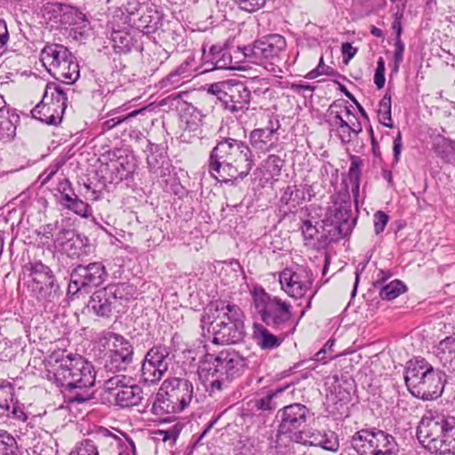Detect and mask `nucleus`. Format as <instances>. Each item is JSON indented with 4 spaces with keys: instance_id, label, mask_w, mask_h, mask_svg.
<instances>
[{
    "instance_id": "50",
    "label": "nucleus",
    "mask_w": 455,
    "mask_h": 455,
    "mask_svg": "<svg viewBox=\"0 0 455 455\" xmlns=\"http://www.w3.org/2000/svg\"><path fill=\"white\" fill-rule=\"evenodd\" d=\"M76 235H77V233L74 228H68L61 223L60 230L55 234L53 238L54 247L61 251L63 246L68 244Z\"/></svg>"
},
{
    "instance_id": "60",
    "label": "nucleus",
    "mask_w": 455,
    "mask_h": 455,
    "mask_svg": "<svg viewBox=\"0 0 455 455\" xmlns=\"http://www.w3.org/2000/svg\"><path fill=\"white\" fill-rule=\"evenodd\" d=\"M61 224L59 221H54L52 223L45 224L40 227V229L37 233L38 235L44 237L46 239L52 238L53 239V232L59 231Z\"/></svg>"
},
{
    "instance_id": "24",
    "label": "nucleus",
    "mask_w": 455,
    "mask_h": 455,
    "mask_svg": "<svg viewBox=\"0 0 455 455\" xmlns=\"http://www.w3.org/2000/svg\"><path fill=\"white\" fill-rule=\"evenodd\" d=\"M113 14L111 19L108 20V25L111 27V41L113 43V49L116 53L128 54L132 49H140L137 45V40L131 35V33L125 30L126 26H124L116 20L118 14Z\"/></svg>"
},
{
    "instance_id": "28",
    "label": "nucleus",
    "mask_w": 455,
    "mask_h": 455,
    "mask_svg": "<svg viewBox=\"0 0 455 455\" xmlns=\"http://www.w3.org/2000/svg\"><path fill=\"white\" fill-rule=\"evenodd\" d=\"M73 55L68 47L60 44H47L40 53V60L43 66L51 74L54 68Z\"/></svg>"
},
{
    "instance_id": "55",
    "label": "nucleus",
    "mask_w": 455,
    "mask_h": 455,
    "mask_svg": "<svg viewBox=\"0 0 455 455\" xmlns=\"http://www.w3.org/2000/svg\"><path fill=\"white\" fill-rule=\"evenodd\" d=\"M235 3L240 10L252 13L261 9L266 0H235Z\"/></svg>"
},
{
    "instance_id": "18",
    "label": "nucleus",
    "mask_w": 455,
    "mask_h": 455,
    "mask_svg": "<svg viewBox=\"0 0 455 455\" xmlns=\"http://www.w3.org/2000/svg\"><path fill=\"white\" fill-rule=\"evenodd\" d=\"M108 272L102 262L95 261L87 265H77L70 274V283L68 291L75 289L74 292H89L92 288L102 284L107 277Z\"/></svg>"
},
{
    "instance_id": "43",
    "label": "nucleus",
    "mask_w": 455,
    "mask_h": 455,
    "mask_svg": "<svg viewBox=\"0 0 455 455\" xmlns=\"http://www.w3.org/2000/svg\"><path fill=\"white\" fill-rule=\"evenodd\" d=\"M288 387L289 385L275 388V390H270L266 395L254 401V407L258 411H275L276 408V403L274 402V399L282 395L288 388Z\"/></svg>"
},
{
    "instance_id": "13",
    "label": "nucleus",
    "mask_w": 455,
    "mask_h": 455,
    "mask_svg": "<svg viewBox=\"0 0 455 455\" xmlns=\"http://www.w3.org/2000/svg\"><path fill=\"white\" fill-rule=\"evenodd\" d=\"M225 318L213 325L212 342L217 345L236 344L243 340L245 328L243 310L229 301L227 304Z\"/></svg>"
},
{
    "instance_id": "37",
    "label": "nucleus",
    "mask_w": 455,
    "mask_h": 455,
    "mask_svg": "<svg viewBox=\"0 0 455 455\" xmlns=\"http://www.w3.org/2000/svg\"><path fill=\"white\" fill-rule=\"evenodd\" d=\"M437 454H455V417H448Z\"/></svg>"
},
{
    "instance_id": "34",
    "label": "nucleus",
    "mask_w": 455,
    "mask_h": 455,
    "mask_svg": "<svg viewBox=\"0 0 455 455\" xmlns=\"http://www.w3.org/2000/svg\"><path fill=\"white\" fill-rule=\"evenodd\" d=\"M253 338L257 345L265 350H272L278 347L283 337H278L272 334L266 327L260 323H254L253 325Z\"/></svg>"
},
{
    "instance_id": "16",
    "label": "nucleus",
    "mask_w": 455,
    "mask_h": 455,
    "mask_svg": "<svg viewBox=\"0 0 455 455\" xmlns=\"http://www.w3.org/2000/svg\"><path fill=\"white\" fill-rule=\"evenodd\" d=\"M104 389L108 393H115L116 404L121 408L139 405L143 399V390L134 383V379L127 375L109 376L104 381Z\"/></svg>"
},
{
    "instance_id": "35",
    "label": "nucleus",
    "mask_w": 455,
    "mask_h": 455,
    "mask_svg": "<svg viewBox=\"0 0 455 455\" xmlns=\"http://www.w3.org/2000/svg\"><path fill=\"white\" fill-rule=\"evenodd\" d=\"M132 23L137 29L147 35L156 32L162 25L159 13L153 10L143 12L138 19H133Z\"/></svg>"
},
{
    "instance_id": "32",
    "label": "nucleus",
    "mask_w": 455,
    "mask_h": 455,
    "mask_svg": "<svg viewBox=\"0 0 455 455\" xmlns=\"http://www.w3.org/2000/svg\"><path fill=\"white\" fill-rule=\"evenodd\" d=\"M20 116L14 111L5 108L0 109V140L7 142L16 134Z\"/></svg>"
},
{
    "instance_id": "31",
    "label": "nucleus",
    "mask_w": 455,
    "mask_h": 455,
    "mask_svg": "<svg viewBox=\"0 0 455 455\" xmlns=\"http://www.w3.org/2000/svg\"><path fill=\"white\" fill-rule=\"evenodd\" d=\"M56 80L60 81L68 85L73 84L80 76L79 65L74 55L68 58L62 63L54 68L50 74Z\"/></svg>"
},
{
    "instance_id": "57",
    "label": "nucleus",
    "mask_w": 455,
    "mask_h": 455,
    "mask_svg": "<svg viewBox=\"0 0 455 455\" xmlns=\"http://www.w3.org/2000/svg\"><path fill=\"white\" fill-rule=\"evenodd\" d=\"M283 163L284 160L282 159L279 156L269 155L266 160V167L272 174V176L279 175L283 166Z\"/></svg>"
},
{
    "instance_id": "25",
    "label": "nucleus",
    "mask_w": 455,
    "mask_h": 455,
    "mask_svg": "<svg viewBox=\"0 0 455 455\" xmlns=\"http://www.w3.org/2000/svg\"><path fill=\"white\" fill-rule=\"evenodd\" d=\"M333 207L331 222L335 231L341 238L350 235L356 223V219L352 217L350 202H335Z\"/></svg>"
},
{
    "instance_id": "42",
    "label": "nucleus",
    "mask_w": 455,
    "mask_h": 455,
    "mask_svg": "<svg viewBox=\"0 0 455 455\" xmlns=\"http://www.w3.org/2000/svg\"><path fill=\"white\" fill-rule=\"evenodd\" d=\"M88 241L85 235L77 234L68 244L63 246L60 251L71 258L79 257L87 252Z\"/></svg>"
},
{
    "instance_id": "47",
    "label": "nucleus",
    "mask_w": 455,
    "mask_h": 455,
    "mask_svg": "<svg viewBox=\"0 0 455 455\" xmlns=\"http://www.w3.org/2000/svg\"><path fill=\"white\" fill-rule=\"evenodd\" d=\"M391 106H392V98L388 92H386L385 95L379 101L378 116L379 121L384 126L392 128L393 121L391 116Z\"/></svg>"
},
{
    "instance_id": "36",
    "label": "nucleus",
    "mask_w": 455,
    "mask_h": 455,
    "mask_svg": "<svg viewBox=\"0 0 455 455\" xmlns=\"http://www.w3.org/2000/svg\"><path fill=\"white\" fill-rule=\"evenodd\" d=\"M175 403L168 396V394L163 390L162 386L156 395L155 400L151 407V412L156 416H164L172 413H179L176 410Z\"/></svg>"
},
{
    "instance_id": "12",
    "label": "nucleus",
    "mask_w": 455,
    "mask_h": 455,
    "mask_svg": "<svg viewBox=\"0 0 455 455\" xmlns=\"http://www.w3.org/2000/svg\"><path fill=\"white\" fill-rule=\"evenodd\" d=\"M104 339L111 341L109 349L105 354L103 370L105 377L121 375L132 363L134 348L132 343L124 336L115 332H106Z\"/></svg>"
},
{
    "instance_id": "11",
    "label": "nucleus",
    "mask_w": 455,
    "mask_h": 455,
    "mask_svg": "<svg viewBox=\"0 0 455 455\" xmlns=\"http://www.w3.org/2000/svg\"><path fill=\"white\" fill-rule=\"evenodd\" d=\"M314 282L313 273L304 267L284 268L279 275V283L282 290L290 297L294 299L307 298V302L305 308L301 311L299 318L297 320L291 329V332L295 331L296 326L301 317L304 316L307 310L311 308L312 299L317 292V290L307 293L311 291Z\"/></svg>"
},
{
    "instance_id": "48",
    "label": "nucleus",
    "mask_w": 455,
    "mask_h": 455,
    "mask_svg": "<svg viewBox=\"0 0 455 455\" xmlns=\"http://www.w3.org/2000/svg\"><path fill=\"white\" fill-rule=\"evenodd\" d=\"M331 125L337 128V135L343 145H347L351 141L349 136L350 124L339 113H336L331 121Z\"/></svg>"
},
{
    "instance_id": "49",
    "label": "nucleus",
    "mask_w": 455,
    "mask_h": 455,
    "mask_svg": "<svg viewBox=\"0 0 455 455\" xmlns=\"http://www.w3.org/2000/svg\"><path fill=\"white\" fill-rule=\"evenodd\" d=\"M405 291V284L402 281L396 279L381 288L379 297L385 300H393Z\"/></svg>"
},
{
    "instance_id": "8",
    "label": "nucleus",
    "mask_w": 455,
    "mask_h": 455,
    "mask_svg": "<svg viewBox=\"0 0 455 455\" xmlns=\"http://www.w3.org/2000/svg\"><path fill=\"white\" fill-rule=\"evenodd\" d=\"M28 272V288L33 297L46 307L54 303L61 294L55 275L47 265L41 260L29 262L27 266Z\"/></svg>"
},
{
    "instance_id": "9",
    "label": "nucleus",
    "mask_w": 455,
    "mask_h": 455,
    "mask_svg": "<svg viewBox=\"0 0 455 455\" xmlns=\"http://www.w3.org/2000/svg\"><path fill=\"white\" fill-rule=\"evenodd\" d=\"M56 83L45 85L42 100L31 110L33 118L49 124L57 125L61 123L62 116L68 106V92Z\"/></svg>"
},
{
    "instance_id": "64",
    "label": "nucleus",
    "mask_w": 455,
    "mask_h": 455,
    "mask_svg": "<svg viewBox=\"0 0 455 455\" xmlns=\"http://www.w3.org/2000/svg\"><path fill=\"white\" fill-rule=\"evenodd\" d=\"M286 87L298 94H301L303 91L313 92L315 89V86L306 83H289Z\"/></svg>"
},
{
    "instance_id": "40",
    "label": "nucleus",
    "mask_w": 455,
    "mask_h": 455,
    "mask_svg": "<svg viewBox=\"0 0 455 455\" xmlns=\"http://www.w3.org/2000/svg\"><path fill=\"white\" fill-rule=\"evenodd\" d=\"M64 209H67L82 218H88L91 214V206L80 199L76 194L68 196L67 199L60 201Z\"/></svg>"
},
{
    "instance_id": "58",
    "label": "nucleus",
    "mask_w": 455,
    "mask_h": 455,
    "mask_svg": "<svg viewBox=\"0 0 455 455\" xmlns=\"http://www.w3.org/2000/svg\"><path fill=\"white\" fill-rule=\"evenodd\" d=\"M388 220H389L388 215L382 211H378L374 213V215H373L374 232L377 235L381 234L384 231L386 226L388 222Z\"/></svg>"
},
{
    "instance_id": "17",
    "label": "nucleus",
    "mask_w": 455,
    "mask_h": 455,
    "mask_svg": "<svg viewBox=\"0 0 455 455\" xmlns=\"http://www.w3.org/2000/svg\"><path fill=\"white\" fill-rule=\"evenodd\" d=\"M449 415L429 410L417 427V437L432 453H436Z\"/></svg>"
},
{
    "instance_id": "1",
    "label": "nucleus",
    "mask_w": 455,
    "mask_h": 455,
    "mask_svg": "<svg viewBox=\"0 0 455 455\" xmlns=\"http://www.w3.org/2000/svg\"><path fill=\"white\" fill-rule=\"evenodd\" d=\"M48 371L49 380L68 392L69 403H84L91 401L92 395L85 390L95 382L96 372L93 365L77 354L67 351L54 352L51 355Z\"/></svg>"
},
{
    "instance_id": "21",
    "label": "nucleus",
    "mask_w": 455,
    "mask_h": 455,
    "mask_svg": "<svg viewBox=\"0 0 455 455\" xmlns=\"http://www.w3.org/2000/svg\"><path fill=\"white\" fill-rule=\"evenodd\" d=\"M147 143V163L149 172L156 178L164 179L171 174L172 167L167 155V146L165 143H153L146 140Z\"/></svg>"
},
{
    "instance_id": "56",
    "label": "nucleus",
    "mask_w": 455,
    "mask_h": 455,
    "mask_svg": "<svg viewBox=\"0 0 455 455\" xmlns=\"http://www.w3.org/2000/svg\"><path fill=\"white\" fill-rule=\"evenodd\" d=\"M63 160L56 161L51 164L39 176L41 185H45L52 177L59 172V170L64 165Z\"/></svg>"
},
{
    "instance_id": "51",
    "label": "nucleus",
    "mask_w": 455,
    "mask_h": 455,
    "mask_svg": "<svg viewBox=\"0 0 455 455\" xmlns=\"http://www.w3.org/2000/svg\"><path fill=\"white\" fill-rule=\"evenodd\" d=\"M143 109L133 110L125 115H120L116 116H113L111 118L107 119L101 124V129L103 132H108L112 130L113 128L126 124L131 118L136 116L140 113H141Z\"/></svg>"
},
{
    "instance_id": "19",
    "label": "nucleus",
    "mask_w": 455,
    "mask_h": 455,
    "mask_svg": "<svg viewBox=\"0 0 455 455\" xmlns=\"http://www.w3.org/2000/svg\"><path fill=\"white\" fill-rule=\"evenodd\" d=\"M44 11L49 21L61 28H68L75 25L84 27L87 21L85 15L70 4L59 2L47 3L44 6Z\"/></svg>"
},
{
    "instance_id": "41",
    "label": "nucleus",
    "mask_w": 455,
    "mask_h": 455,
    "mask_svg": "<svg viewBox=\"0 0 455 455\" xmlns=\"http://www.w3.org/2000/svg\"><path fill=\"white\" fill-rule=\"evenodd\" d=\"M281 203L288 206L291 212L305 200V192L298 188L296 185L288 186L282 194Z\"/></svg>"
},
{
    "instance_id": "38",
    "label": "nucleus",
    "mask_w": 455,
    "mask_h": 455,
    "mask_svg": "<svg viewBox=\"0 0 455 455\" xmlns=\"http://www.w3.org/2000/svg\"><path fill=\"white\" fill-rule=\"evenodd\" d=\"M438 157L448 164H455V140L439 136L433 146Z\"/></svg>"
},
{
    "instance_id": "52",
    "label": "nucleus",
    "mask_w": 455,
    "mask_h": 455,
    "mask_svg": "<svg viewBox=\"0 0 455 455\" xmlns=\"http://www.w3.org/2000/svg\"><path fill=\"white\" fill-rule=\"evenodd\" d=\"M188 77L189 76H184L180 71L178 72V68H176L160 81V87L166 90L177 88L184 83L183 79Z\"/></svg>"
},
{
    "instance_id": "33",
    "label": "nucleus",
    "mask_w": 455,
    "mask_h": 455,
    "mask_svg": "<svg viewBox=\"0 0 455 455\" xmlns=\"http://www.w3.org/2000/svg\"><path fill=\"white\" fill-rule=\"evenodd\" d=\"M228 303L229 301L228 300L219 299L212 303L208 308L204 311L200 318L203 331L207 327V331L210 332V326L213 329V325L218 323L220 319L225 318V315L227 314L225 311L227 304Z\"/></svg>"
},
{
    "instance_id": "54",
    "label": "nucleus",
    "mask_w": 455,
    "mask_h": 455,
    "mask_svg": "<svg viewBox=\"0 0 455 455\" xmlns=\"http://www.w3.org/2000/svg\"><path fill=\"white\" fill-rule=\"evenodd\" d=\"M69 455H99L98 445L92 439L80 442Z\"/></svg>"
},
{
    "instance_id": "7",
    "label": "nucleus",
    "mask_w": 455,
    "mask_h": 455,
    "mask_svg": "<svg viewBox=\"0 0 455 455\" xmlns=\"http://www.w3.org/2000/svg\"><path fill=\"white\" fill-rule=\"evenodd\" d=\"M350 443L358 455H398L399 453L395 438L377 427L358 430L352 435Z\"/></svg>"
},
{
    "instance_id": "10",
    "label": "nucleus",
    "mask_w": 455,
    "mask_h": 455,
    "mask_svg": "<svg viewBox=\"0 0 455 455\" xmlns=\"http://www.w3.org/2000/svg\"><path fill=\"white\" fill-rule=\"evenodd\" d=\"M207 93L214 96L225 110L233 114L248 110L251 99L248 87L243 82L234 79L209 84Z\"/></svg>"
},
{
    "instance_id": "44",
    "label": "nucleus",
    "mask_w": 455,
    "mask_h": 455,
    "mask_svg": "<svg viewBox=\"0 0 455 455\" xmlns=\"http://www.w3.org/2000/svg\"><path fill=\"white\" fill-rule=\"evenodd\" d=\"M351 164L348 170V180L352 185L351 189L355 200L359 196V188L361 181V165L362 161L356 156H350Z\"/></svg>"
},
{
    "instance_id": "5",
    "label": "nucleus",
    "mask_w": 455,
    "mask_h": 455,
    "mask_svg": "<svg viewBox=\"0 0 455 455\" xmlns=\"http://www.w3.org/2000/svg\"><path fill=\"white\" fill-rule=\"evenodd\" d=\"M286 49V39L278 34H272L252 44L237 47V53L246 62L263 67L267 71L277 76L282 69L280 65Z\"/></svg>"
},
{
    "instance_id": "59",
    "label": "nucleus",
    "mask_w": 455,
    "mask_h": 455,
    "mask_svg": "<svg viewBox=\"0 0 455 455\" xmlns=\"http://www.w3.org/2000/svg\"><path fill=\"white\" fill-rule=\"evenodd\" d=\"M56 189L60 195L59 202L67 199V196H75L76 194L72 187V183L68 179L66 178L59 182Z\"/></svg>"
},
{
    "instance_id": "29",
    "label": "nucleus",
    "mask_w": 455,
    "mask_h": 455,
    "mask_svg": "<svg viewBox=\"0 0 455 455\" xmlns=\"http://www.w3.org/2000/svg\"><path fill=\"white\" fill-rule=\"evenodd\" d=\"M204 59L205 60V63L210 62L212 65V67L206 68L205 71L236 68L233 63V57L226 45H212L208 54L205 53V50L204 49Z\"/></svg>"
},
{
    "instance_id": "39",
    "label": "nucleus",
    "mask_w": 455,
    "mask_h": 455,
    "mask_svg": "<svg viewBox=\"0 0 455 455\" xmlns=\"http://www.w3.org/2000/svg\"><path fill=\"white\" fill-rule=\"evenodd\" d=\"M108 291H110V295L116 300V306L121 304L122 300H129L132 299L136 293V287L130 283H109L105 286Z\"/></svg>"
},
{
    "instance_id": "20",
    "label": "nucleus",
    "mask_w": 455,
    "mask_h": 455,
    "mask_svg": "<svg viewBox=\"0 0 455 455\" xmlns=\"http://www.w3.org/2000/svg\"><path fill=\"white\" fill-rule=\"evenodd\" d=\"M0 410L3 415L20 423L28 419L25 404L15 394L14 385L6 379H0Z\"/></svg>"
},
{
    "instance_id": "27",
    "label": "nucleus",
    "mask_w": 455,
    "mask_h": 455,
    "mask_svg": "<svg viewBox=\"0 0 455 455\" xmlns=\"http://www.w3.org/2000/svg\"><path fill=\"white\" fill-rule=\"evenodd\" d=\"M106 287L92 293L88 302V308L97 316L109 318L113 310L117 307L116 300Z\"/></svg>"
},
{
    "instance_id": "23",
    "label": "nucleus",
    "mask_w": 455,
    "mask_h": 455,
    "mask_svg": "<svg viewBox=\"0 0 455 455\" xmlns=\"http://www.w3.org/2000/svg\"><path fill=\"white\" fill-rule=\"evenodd\" d=\"M281 124L278 119H270L266 128L253 129L249 135L251 148L259 153H266L276 147L277 132Z\"/></svg>"
},
{
    "instance_id": "3",
    "label": "nucleus",
    "mask_w": 455,
    "mask_h": 455,
    "mask_svg": "<svg viewBox=\"0 0 455 455\" xmlns=\"http://www.w3.org/2000/svg\"><path fill=\"white\" fill-rule=\"evenodd\" d=\"M247 367L246 359L232 348L218 353L206 352L199 360L197 373L211 392L220 391L226 382L240 378Z\"/></svg>"
},
{
    "instance_id": "53",
    "label": "nucleus",
    "mask_w": 455,
    "mask_h": 455,
    "mask_svg": "<svg viewBox=\"0 0 455 455\" xmlns=\"http://www.w3.org/2000/svg\"><path fill=\"white\" fill-rule=\"evenodd\" d=\"M323 75L334 76H338L342 79H345L344 76H342L339 73H338L337 71H335L332 68L324 65L323 57L320 58L319 64L317 65V67L315 68L312 69L311 71H309L305 76V78L312 80V79H315V78L318 77L319 76H323Z\"/></svg>"
},
{
    "instance_id": "62",
    "label": "nucleus",
    "mask_w": 455,
    "mask_h": 455,
    "mask_svg": "<svg viewBox=\"0 0 455 455\" xmlns=\"http://www.w3.org/2000/svg\"><path fill=\"white\" fill-rule=\"evenodd\" d=\"M358 49L354 47L351 43L346 42L341 44V52L343 62L347 64L357 53Z\"/></svg>"
},
{
    "instance_id": "26",
    "label": "nucleus",
    "mask_w": 455,
    "mask_h": 455,
    "mask_svg": "<svg viewBox=\"0 0 455 455\" xmlns=\"http://www.w3.org/2000/svg\"><path fill=\"white\" fill-rule=\"evenodd\" d=\"M295 443L319 446L326 451H336L339 449V440L334 432H321L317 429H307L303 431L302 440L295 441Z\"/></svg>"
},
{
    "instance_id": "4",
    "label": "nucleus",
    "mask_w": 455,
    "mask_h": 455,
    "mask_svg": "<svg viewBox=\"0 0 455 455\" xmlns=\"http://www.w3.org/2000/svg\"><path fill=\"white\" fill-rule=\"evenodd\" d=\"M404 381L413 396L425 401L434 400L443 391L446 374L435 369L425 358H415L407 363Z\"/></svg>"
},
{
    "instance_id": "61",
    "label": "nucleus",
    "mask_w": 455,
    "mask_h": 455,
    "mask_svg": "<svg viewBox=\"0 0 455 455\" xmlns=\"http://www.w3.org/2000/svg\"><path fill=\"white\" fill-rule=\"evenodd\" d=\"M9 41V32L6 22L0 19V57L4 55L6 50V44Z\"/></svg>"
},
{
    "instance_id": "45",
    "label": "nucleus",
    "mask_w": 455,
    "mask_h": 455,
    "mask_svg": "<svg viewBox=\"0 0 455 455\" xmlns=\"http://www.w3.org/2000/svg\"><path fill=\"white\" fill-rule=\"evenodd\" d=\"M0 455H21L17 440L4 429H0Z\"/></svg>"
},
{
    "instance_id": "15",
    "label": "nucleus",
    "mask_w": 455,
    "mask_h": 455,
    "mask_svg": "<svg viewBox=\"0 0 455 455\" xmlns=\"http://www.w3.org/2000/svg\"><path fill=\"white\" fill-rule=\"evenodd\" d=\"M171 363L170 347L161 343L154 345L141 362V381L148 385L156 384L168 371Z\"/></svg>"
},
{
    "instance_id": "6",
    "label": "nucleus",
    "mask_w": 455,
    "mask_h": 455,
    "mask_svg": "<svg viewBox=\"0 0 455 455\" xmlns=\"http://www.w3.org/2000/svg\"><path fill=\"white\" fill-rule=\"evenodd\" d=\"M252 304L261 321L275 330H283L291 319L292 311L289 302L267 293L261 286L251 291Z\"/></svg>"
},
{
    "instance_id": "46",
    "label": "nucleus",
    "mask_w": 455,
    "mask_h": 455,
    "mask_svg": "<svg viewBox=\"0 0 455 455\" xmlns=\"http://www.w3.org/2000/svg\"><path fill=\"white\" fill-rule=\"evenodd\" d=\"M140 8L141 4L138 0H128L124 6L125 12L121 8H118L113 14H116L119 12V17H116V20L121 22L122 25L126 26L132 22L135 15L139 14Z\"/></svg>"
},
{
    "instance_id": "30",
    "label": "nucleus",
    "mask_w": 455,
    "mask_h": 455,
    "mask_svg": "<svg viewBox=\"0 0 455 455\" xmlns=\"http://www.w3.org/2000/svg\"><path fill=\"white\" fill-rule=\"evenodd\" d=\"M433 353L443 367L451 368L455 375V334L440 340L433 347Z\"/></svg>"
},
{
    "instance_id": "63",
    "label": "nucleus",
    "mask_w": 455,
    "mask_h": 455,
    "mask_svg": "<svg viewBox=\"0 0 455 455\" xmlns=\"http://www.w3.org/2000/svg\"><path fill=\"white\" fill-rule=\"evenodd\" d=\"M301 231L306 240H313L318 233L317 228L312 225L310 220L303 221Z\"/></svg>"
},
{
    "instance_id": "22",
    "label": "nucleus",
    "mask_w": 455,
    "mask_h": 455,
    "mask_svg": "<svg viewBox=\"0 0 455 455\" xmlns=\"http://www.w3.org/2000/svg\"><path fill=\"white\" fill-rule=\"evenodd\" d=\"M163 390L175 403L178 411H182L192 401L194 387L187 379H167L162 383Z\"/></svg>"
},
{
    "instance_id": "14",
    "label": "nucleus",
    "mask_w": 455,
    "mask_h": 455,
    "mask_svg": "<svg viewBox=\"0 0 455 455\" xmlns=\"http://www.w3.org/2000/svg\"><path fill=\"white\" fill-rule=\"evenodd\" d=\"M313 416L310 410L302 403H295L284 406L277 412V417L280 418L277 436H285L292 442L302 440L307 422Z\"/></svg>"
},
{
    "instance_id": "2",
    "label": "nucleus",
    "mask_w": 455,
    "mask_h": 455,
    "mask_svg": "<svg viewBox=\"0 0 455 455\" xmlns=\"http://www.w3.org/2000/svg\"><path fill=\"white\" fill-rule=\"evenodd\" d=\"M254 165L249 146L239 140L223 138L212 149L208 159L210 174L220 182L235 184L243 180Z\"/></svg>"
}]
</instances>
